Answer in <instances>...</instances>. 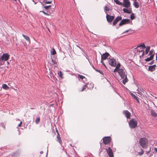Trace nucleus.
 <instances>
[{"mask_svg": "<svg viewBox=\"0 0 157 157\" xmlns=\"http://www.w3.org/2000/svg\"><path fill=\"white\" fill-rule=\"evenodd\" d=\"M117 72L118 76H120L121 79H123L122 83L125 84L128 82V79L127 77V72L123 67L121 68V69L118 70L116 71V73ZM118 78V77L117 78Z\"/></svg>", "mask_w": 157, "mask_h": 157, "instance_id": "nucleus-1", "label": "nucleus"}, {"mask_svg": "<svg viewBox=\"0 0 157 157\" xmlns=\"http://www.w3.org/2000/svg\"><path fill=\"white\" fill-rule=\"evenodd\" d=\"M139 143L143 148L145 149L149 147L148 145V141L145 137L141 138L139 141Z\"/></svg>", "mask_w": 157, "mask_h": 157, "instance_id": "nucleus-2", "label": "nucleus"}, {"mask_svg": "<svg viewBox=\"0 0 157 157\" xmlns=\"http://www.w3.org/2000/svg\"><path fill=\"white\" fill-rule=\"evenodd\" d=\"M144 149V150L142 148H140V151L138 152V155H141L143 154L144 152H145L147 155H148L149 153L151 151V147L149 146L147 148H146Z\"/></svg>", "mask_w": 157, "mask_h": 157, "instance_id": "nucleus-3", "label": "nucleus"}, {"mask_svg": "<svg viewBox=\"0 0 157 157\" xmlns=\"http://www.w3.org/2000/svg\"><path fill=\"white\" fill-rule=\"evenodd\" d=\"M115 67H116V68L113 71H112V74L114 77L117 78V74H116V71L121 69V64L120 63H118L117 64H116V66Z\"/></svg>", "mask_w": 157, "mask_h": 157, "instance_id": "nucleus-4", "label": "nucleus"}, {"mask_svg": "<svg viewBox=\"0 0 157 157\" xmlns=\"http://www.w3.org/2000/svg\"><path fill=\"white\" fill-rule=\"evenodd\" d=\"M141 47L142 48V49L141 50H138V52H139L140 53L141 52H142V54L141 56H140V57L141 58V56L143 57L144 55V49L146 48V46H145L144 43H142L141 44H139L138 45V48Z\"/></svg>", "mask_w": 157, "mask_h": 157, "instance_id": "nucleus-5", "label": "nucleus"}, {"mask_svg": "<svg viewBox=\"0 0 157 157\" xmlns=\"http://www.w3.org/2000/svg\"><path fill=\"white\" fill-rule=\"evenodd\" d=\"M129 124L131 128H134L137 126V121L134 119H132L130 121Z\"/></svg>", "mask_w": 157, "mask_h": 157, "instance_id": "nucleus-6", "label": "nucleus"}, {"mask_svg": "<svg viewBox=\"0 0 157 157\" xmlns=\"http://www.w3.org/2000/svg\"><path fill=\"white\" fill-rule=\"evenodd\" d=\"M108 62L111 66L115 67L116 66V62L113 58H109L108 59Z\"/></svg>", "mask_w": 157, "mask_h": 157, "instance_id": "nucleus-7", "label": "nucleus"}, {"mask_svg": "<svg viewBox=\"0 0 157 157\" xmlns=\"http://www.w3.org/2000/svg\"><path fill=\"white\" fill-rule=\"evenodd\" d=\"M10 56L7 53H3L1 56V58L4 63L5 61H7L9 59Z\"/></svg>", "mask_w": 157, "mask_h": 157, "instance_id": "nucleus-8", "label": "nucleus"}, {"mask_svg": "<svg viewBox=\"0 0 157 157\" xmlns=\"http://www.w3.org/2000/svg\"><path fill=\"white\" fill-rule=\"evenodd\" d=\"M122 5L125 8H129L130 6L129 0H123V3Z\"/></svg>", "mask_w": 157, "mask_h": 157, "instance_id": "nucleus-9", "label": "nucleus"}, {"mask_svg": "<svg viewBox=\"0 0 157 157\" xmlns=\"http://www.w3.org/2000/svg\"><path fill=\"white\" fill-rule=\"evenodd\" d=\"M103 142L104 144H108L111 141V138L110 137H105L103 139Z\"/></svg>", "mask_w": 157, "mask_h": 157, "instance_id": "nucleus-10", "label": "nucleus"}, {"mask_svg": "<svg viewBox=\"0 0 157 157\" xmlns=\"http://www.w3.org/2000/svg\"><path fill=\"white\" fill-rule=\"evenodd\" d=\"M130 22V20L127 19H123L119 23V25L121 26L123 25L128 24Z\"/></svg>", "mask_w": 157, "mask_h": 157, "instance_id": "nucleus-11", "label": "nucleus"}, {"mask_svg": "<svg viewBox=\"0 0 157 157\" xmlns=\"http://www.w3.org/2000/svg\"><path fill=\"white\" fill-rule=\"evenodd\" d=\"M106 151L107 154L109 156V157H114L112 150L110 147H108V148L106 149Z\"/></svg>", "mask_w": 157, "mask_h": 157, "instance_id": "nucleus-12", "label": "nucleus"}, {"mask_svg": "<svg viewBox=\"0 0 157 157\" xmlns=\"http://www.w3.org/2000/svg\"><path fill=\"white\" fill-rule=\"evenodd\" d=\"M106 17L107 20L108 22H112L114 18V16H110L107 14H106Z\"/></svg>", "mask_w": 157, "mask_h": 157, "instance_id": "nucleus-13", "label": "nucleus"}, {"mask_svg": "<svg viewBox=\"0 0 157 157\" xmlns=\"http://www.w3.org/2000/svg\"><path fill=\"white\" fill-rule=\"evenodd\" d=\"M122 19V17L121 16H118L113 21V25H115L117 22L119 21Z\"/></svg>", "mask_w": 157, "mask_h": 157, "instance_id": "nucleus-14", "label": "nucleus"}, {"mask_svg": "<svg viewBox=\"0 0 157 157\" xmlns=\"http://www.w3.org/2000/svg\"><path fill=\"white\" fill-rule=\"evenodd\" d=\"M109 56V54L108 53L106 52L103 54V55H101V62L102 60L106 59Z\"/></svg>", "mask_w": 157, "mask_h": 157, "instance_id": "nucleus-15", "label": "nucleus"}, {"mask_svg": "<svg viewBox=\"0 0 157 157\" xmlns=\"http://www.w3.org/2000/svg\"><path fill=\"white\" fill-rule=\"evenodd\" d=\"M123 113L125 115L127 118H130V117L131 116V113L128 110L124 111Z\"/></svg>", "mask_w": 157, "mask_h": 157, "instance_id": "nucleus-16", "label": "nucleus"}, {"mask_svg": "<svg viewBox=\"0 0 157 157\" xmlns=\"http://www.w3.org/2000/svg\"><path fill=\"white\" fill-rule=\"evenodd\" d=\"M156 65L155 64L152 66H149L148 67V70L151 71H153L155 70Z\"/></svg>", "mask_w": 157, "mask_h": 157, "instance_id": "nucleus-17", "label": "nucleus"}, {"mask_svg": "<svg viewBox=\"0 0 157 157\" xmlns=\"http://www.w3.org/2000/svg\"><path fill=\"white\" fill-rule=\"evenodd\" d=\"M56 57L55 56H51V59H52V62L54 64H56L57 62V60L56 59Z\"/></svg>", "mask_w": 157, "mask_h": 157, "instance_id": "nucleus-18", "label": "nucleus"}, {"mask_svg": "<svg viewBox=\"0 0 157 157\" xmlns=\"http://www.w3.org/2000/svg\"><path fill=\"white\" fill-rule=\"evenodd\" d=\"M150 113L151 116L154 117H156L157 116V113H156L155 111L154 110H151L150 111Z\"/></svg>", "mask_w": 157, "mask_h": 157, "instance_id": "nucleus-19", "label": "nucleus"}, {"mask_svg": "<svg viewBox=\"0 0 157 157\" xmlns=\"http://www.w3.org/2000/svg\"><path fill=\"white\" fill-rule=\"evenodd\" d=\"M123 10L124 13H131V10H128L126 8H124Z\"/></svg>", "mask_w": 157, "mask_h": 157, "instance_id": "nucleus-20", "label": "nucleus"}, {"mask_svg": "<svg viewBox=\"0 0 157 157\" xmlns=\"http://www.w3.org/2000/svg\"><path fill=\"white\" fill-rule=\"evenodd\" d=\"M2 88L6 90H9L10 88L6 84H5L2 85Z\"/></svg>", "mask_w": 157, "mask_h": 157, "instance_id": "nucleus-21", "label": "nucleus"}, {"mask_svg": "<svg viewBox=\"0 0 157 157\" xmlns=\"http://www.w3.org/2000/svg\"><path fill=\"white\" fill-rule=\"evenodd\" d=\"M146 48V49L145 51V53L144 54L147 55L148 54V52L150 51V47L149 46H147Z\"/></svg>", "mask_w": 157, "mask_h": 157, "instance_id": "nucleus-22", "label": "nucleus"}, {"mask_svg": "<svg viewBox=\"0 0 157 157\" xmlns=\"http://www.w3.org/2000/svg\"><path fill=\"white\" fill-rule=\"evenodd\" d=\"M22 36L24 37V38L27 40L30 43V40L29 37L27 36L24 35V34H22Z\"/></svg>", "mask_w": 157, "mask_h": 157, "instance_id": "nucleus-23", "label": "nucleus"}, {"mask_svg": "<svg viewBox=\"0 0 157 157\" xmlns=\"http://www.w3.org/2000/svg\"><path fill=\"white\" fill-rule=\"evenodd\" d=\"M144 92H141L140 91H139V87H138V94L140 95H138V96L142 97V96H144Z\"/></svg>", "mask_w": 157, "mask_h": 157, "instance_id": "nucleus-24", "label": "nucleus"}, {"mask_svg": "<svg viewBox=\"0 0 157 157\" xmlns=\"http://www.w3.org/2000/svg\"><path fill=\"white\" fill-rule=\"evenodd\" d=\"M114 1L117 4L121 5H123V3L121 2L118 0H114Z\"/></svg>", "mask_w": 157, "mask_h": 157, "instance_id": "nucleus-25", "label": "nucleus"}, {"mask_svg": "<svg viewBox=\"0 0 157 157\" xmlns=\"http://www.w3.org/2000/svg\"><path fill=\"white\" fill-rule=\"evenodd\" d=\"M131 95H132V96L137 101V98L135 94H136L135 93H130Z\"/></svg>", "mask_w": 157, "mask_h": 157, "instance_id": "nucleus-26", "label": "nucleus"}, {"mask_svg": "<svg viewBox=\"0 0 157 157\" xmlns=\"http://www.w3.org/2000/svg\"><path fill=\"white\" fill-rule=\"evenodd\" d=\"M56 52L55 49L53 48L52 49V51H51V55H52L54 56V55L56 54Z\"/></svg>", "mask_w": 157, "mask_h": 157, "instance_id": "nucleus-27", "label": "nucleus"}, {"mask_svg": "<svg viewBox=\"0 0 157 157\" xmlns=\"http://www.w3.org/2000/svg\"><path fill=\"white\" fill-rule=\"evenodd\" d=\"M19 154L17 152H16L13 154L12 155L13 157H17L18 156Z\"/></svg>", "mask_w": 157, "mask_h": 157, "instance_id": "nucleus-28", "label": "nucleus"}, {"mask_svg": "<svg viewBox=\"0 0 157 157\" xmlns=\"http://www.w3.org/2000/svg\"><path fill=\"white\" fill-rule=\"evenodd\" d=\"M40 121V117H37V118L36 119V120L35 121L36 123V124H38L39 123Z\"/></svg>", "mask_w": 157, "mask_h": 157, "instance_id": "nucleus-29", "label": "nucleus"}, {"mask_svg": "<svg viewBox=\"0 0 157 157\" xmlns=\"http://www.w3.org/2000/svg\"><path fill=\"white\" fill-rule=\"evenodd\" d=\"M78 76L79 78L82 80L84 78H86L84 76L80 75H78Z\"/></svg>", "mask_w": 157, "mask_h": 157, "instance_id": "nucleus-30", "label": "nucleus"}, {"mask_svg": "<svg viewBox=\"0 0 157 157\" xmlns=\"http://www.w3.org/2000/svg\"><path fill=\"white\" fill-rule=\"evenodd\" d=\"M52 2V0L48 1L47 0H44V2L46 4H50Z\"/></svg>", "mask_w": 157, "mask_h": 157, "instance_id": "nucleus-31", "label": "nucleus"}, {"mask_svg": "<svg viewBox=\"0 0 157 157\" xmlns=\"http://www.w3.org/2000/svg\"><path fill=\"white\" fill-rule=\"evenodd\" d=\"M154 49H151V50L150 52H149V55H154V54H153V52H154Z\"/></svg>", "mask_w": 157, "mask_h": 157, "instance_id": "nucleus-32", "label": "nucleus"}, {"mask_svg": "<svg viewBox=\"0 0 157 157\" xmlns=\"http://www.w3.org/2000/svg\"><path fill=\"white\" fill-rule=\"evenodd\" d=\"M137 47L135 48L134 49V50H133V52L135 53V55H136L137 54Z\"/></svg>", "mask_w": 157, "mask_h": 157, "instance_id": "nucleus-33", "label": "nucleus"}, {"mask_svg": "<svg viewBox=\"0 0 157 157\" xmlns=\"http://www.w3.org/2000/svg\"><path fill=\"white\" fill-rule=\"evenodd\" d=\"M58 75L60 77H62V76L63 75V74H62V72L61 71H59L58 72Z\"/></svg>", "mask_w": 157, "mask_h": 157, "instance_id": "nucleus-34", "label": "nucleus"}, {"mask_svg": "<svg viewBox=\"0 0 157 157\" xmlns=\"http://www.w3.org/2000/svg\"><path fill=\"white\" fill-rule=\"evenodd\" d=\"M4 64L3 61L1 59V58H0V66L2 65H3Z\"/></svg>", "mask_w": 157, "mask_h": 157, "instance_id": "nucleus-35", "label": "nucleus"}, {"mask_svg": "<svg viewBox=\"0 0 157 157\" xmlns=\"http://www.w3.org/2000/svg\"><path fill=\"white\" fill-rule=\"evenodd\" d=\"M151 60V59L149 57H148L145 59V61L147 62H148Z\"/></svg>", "mask_w": 157, "mask_h": 157, "instance_id": "nucleus-36", "label": "nucleus"}, {"mask_svg": "<svg viewBox=\"0 0 157 157\" xmlns=\"http://www.w3.org/2000/svg\"><path fill=\"white\" fill-rule=\"evenodd\" d=\"M139 91L141 92H144V90L143 88L141 87H140V88L139 87Z\"/></svg>", "mask_w": 157, "mask_h": 157, "instance_id": "nucleus-37", "label": "nucleus"}, {"mask_svg": "<svg viewBox=\"0 0 157 157\" xmlns=\"http://www.w3.org/2000/svg\"><path fill=\"white\" fill-rule=\"evenodd\" d=\"M134 15L133 14H132L131 15V16H130V18H131L132 19V20H133V19H134Z\"/></svg>", "mask_w": 157, "mask_h": 157, "instance_id": "nucleus-38", "label": "nucleus"}, {"mask_svg": "<svg viewBox=\"0 0 157 157\" xmlns=\"http://www.w3.org/2000/svg\"><path fill=\"white\" fill-rule=\"evenodd\" d=\"M105 11H108L109 10V8L106 6H105L104 8Z\"/></svg>", "mask_w": 157, "mask_h": 157, "instance_id": "nucleus-39", "label": "nucleus"}, {"mask_svg": "<svg viewBox=\"0 0 157 157\" xmlns=\"http://www.w3.org/2000/svg\"><path fill=\"white\" fill-rule=\"evenodd\" d=\"M86 87H87V86L86 85H84L83 86V88L82 89V90H81V91H84V90H85L86 89Z\"/></svg>", "mask_w": 157, "mask_h": 157, "instance_id": "nucleus-40", "label": "nucleus"}, {"mask_svg": "<svg viewBox=\"0 0 157 157\" xmlns=\"http://www.w3.org/2000/svg\"><path fill=\"white\" fill-rule=\"evenodd\" d=\"M136 2H134V6L136 8H137V2H136V0H134Z\"/></svg>", "mask_w": 157, "mask_h": 157, "instance_id": "nucleus-41", "label": "nucleus"}, {"mask_svg": "<svg viewBox=\"0 0 157 157\" xmlns=\"http://www.w3.org/2000/svg\"><path fill=\"white\" fill-rule=\"evenodd\" d=\"M51 6H46L44 7V8L46 10L49 9V8L51 7Z\"/></svg>", "mask_w": 157, "mask_h": 157, "instance_id": "nucleus-42", "label": "nucleus"}, {"mask_svg": "<svg viewBox=\"0 0 157 157\" xmlns=\"http://www.w3.org/2000/svg\"><path fill=\"white\" fill-rule=\"evenodd\" d=\"M150 56L149 57L151 60H152L154 56V55H150Z\"/></svg>", "mask_w": 157, "mask_h": 157, "instance_id": "nucleus-43", "label": "nucleus"}, {"mask_svg": "<svg viewBox=\"0 0 157 157\" xmlns=\"http://www.w3.org/2000/svg\"><path fill=\"white\" fill-rule=\"evenodd\" d=\"M57 138L58 140V139H61L60 136V135H59V133L58 132H57Z\"/></svg>", "mask_w": 157, "mask_h": 157, "instance_id": "nucleus-44", "label": "nucleus"}, {"mask_svg": "<svg viewBox=\"0 0 157 157\" xmlns=\"http://www.w3.org/2000/svg\"><path fill=\"white\" fill-rule=\"evenodd\" d=\"M58 140L59 143H60V144H61L62 143V140H61V139H58Z\"/></svg>", "mask_w": 157, "mask_h": 157, "instance_id": "nucleus-45", "label": "nucleus"}, {"mask_svg": "<svg viewBox=\"0 0 157 157\" xmlns=\"http://www.w3.org/2000/svg\"><path fill=\"white\" fill-rule=\"evenodd\" d=\"M98 72L101 74H103V71L101 70H99L98 71Z\"/></svg>", "mask_w": 157, "mask_h": 157, "instance_id": "nucleus-46", "label": "nucleus"}, {"mask_svg": "<svg viewBox=\"0 0 157 157\" xmlns=\"http://www.w3.org/2000/svg\"><path fill=\"white\" fill-rule=\"evenodd\" d=\"M22 124V121H21L19 124L18 125V127H21V125Z\"/></svg>", "mask_w": 157, "mask_h": 157, "instance_id": "nucleus-47", "label": "nucleus"}, {"mask_svg": "<svg viewBox=\"0 0 157 157\" xmlns=\"http://www.w3.org/2000/svg\"><path fill=\"white\" fill-rule=\"evenodd\" d=\"M153 63H154V60H152V61L151 62H150V63H149V64H151H151H153Z\"/></svg>", "mask_w": 157, "mask_h": 157, "instance_id": "nucleus-48", "label": "nucleus"}, {"mask_svg": "<svg viewBox=\"0 0 157 157\" xmlns=\"http://www.w3.org/2000/svg\"><path fill=\"white\" fill-rule=\"evenodd\" d=\"M41 12H42L45 15H47V14L46 13H45L44 11H42Z\"/></svg>", "mask_w": 157, "mask_h": 157, "instance_id": "nucleus-49", "label": "nucleus"}, {"mask_svg": "<svg viewBox=\"0 0 157 157\" xmlns=\"http://www.w3.org/2000/svg\"><path fill=\"white\" fill-rule=\"evenodd\" d=\"M130 30H126V31L124 32V33H127Z\"/></svg>", "mask_w": 157, "mask_h": 157, "instance_id": "nucleus-50", "label": "nucleus"}, {"mask_svg": "<svg viewBox=\"0 0 157 157\" xmlns=\"http://www.w3.org/2000/svg\"><path fill=\"white\" fill-rule=\"evenodd\" d=\"M156 61L157 62V53L156 54Z\"/></svg>", "mask_w": 157, "mask_h": 157, "instance_id": "nucleus-51", "label": "nucleus"}, {"mask_svg": "<svg viewBox=\"0 0 157 157\" xmlns=\"http://www.w3.org/2000/svg\"><path fill=\"white\" fill-rule=\"evenodd\" d=\"M43 153V152L42 151H41L40 152V153L41 154H42Z\"/></svg>", "mask_w": 157, "mask_h": 157, "instance_id": "nucleus-52", "label": "nucleus"}, {"mask_svg": "<svg viewBox=\"0 0 157 157\" xmlns=\"http://www.w3.org/2000/svg\"><path fill=\"white\" fill-rule=\"evenodd\" d=\"M2 127H3L4 128H5V125H3V126H2Z\"/></svg>", "mask_w": 157, "mask_h": 157, "instance_id": "nucleus-53", "label": "nucleus"}, {"mask_svg": "<svg viewBox=\"0 0 157 157\" xmlns=\"http://www.w3.org/2000/svg\"><path fill=\"white\" fill-rule=\"evenodd\" d=\"M104 64V65L105 66V68H106L107 67H106V66L105 65V64Z\"/></svg>", "mask_w": 157, "mask_h": 157, "instance_id": "nucleus-54", "label": "nucleus"}, {"mask_svg": "<svg viewBox=\"0 0 157 157\" xmlns=\"http://www.w3.org/2000/svg\"><path fill=\"white\" fill-rule=\"evenodd\" d=\"M33 1L34 2V3H35V4H36V2H35L34 1V0H33Z\"/></svg>", "mask_w": 157, "mask_h": 157, "instance_id": "nucleus-55", "label": "nucleus"}, {"mask_svg": "<svg viewBox=\"0 0 157 157\" xmlns=\"http://www.w3.org/2000/svg\"><path fill=\"white\" fill-rule=\"evenodd\" d=\"M77 46H78L79 48L80 49H81V48L79 47L78 46V45H77Z\"/></svg>", "mask_w": 157, "mask_h": 157, "instance_id": "nucleus-56", "label": "nucleus"}, {"mask_svg": "<svg viewBox=\"0 0 157 157\" xmlns=\"http://www.w3.org/2000/svg\"><path fill=\"white\" fill-rule=\"evenodd\" d=\"M138 103H139V100L138 99Z\"/></svg>", "mask_w": 157, "mask_h": 157, "instance_id": "nucleus-57", "label": "nucleus"}, {"mask_svg": "<svg viewBox=\"0 0 157 157\" xmlns=\"http://www.w3.org/2000/svg\"><path fill=\"white\" fill-rule=\"evenodd\" d=\"M101 62L102 63H103V62H102V61H101Z\"/></svg>", "mask_w": 157, "mask_h": 157, "instance_id": "nucleus-58", "label": "nucleus"}, {"mask_svg": "<svg viewBox=\"0 0 157 157\" xmlns=\"http://www.w3.org/2000/svg\"><path fill=\"white\" fill-rule=\"evenodd\" d=\"M138 7H139V5L138 4Z\"/></svg>", "mask_w": 157, "mask_h": 157, "instance_id": "nucleus-59", "label": "nucleus"}, {"mask_svg": "<svg viewBox=\"0 0 157 157\" xmlns=\"http://www.w3.org/2000/svg\"><path fill=\"white\" fill-rule=\"evenodd\" d=\"M15 1H16V0H15Z\"/></svg>", "mask_w": 157, "mask_h": 157, "instance_id": "nucleus-60", "label": "nucleus"}]
</instances>
